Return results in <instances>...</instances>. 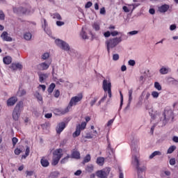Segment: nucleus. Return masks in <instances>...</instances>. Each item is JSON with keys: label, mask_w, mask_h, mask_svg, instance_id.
Segmentation results:
<instances>
[{"label": "nucleus", "mask_w": 178, "mask_h": 178, "mask_svg": "<svg viewBox=\"0 0 178 178\" xmlns=\"http://www.w3.org/2000/svg\"><path fill=\"white\" fill-rule=\"evenodd\" d=\"M92 6V2L88 1L87 3L85 5L86 9H88V8H91Z\"/></svg>", "instance_id": "3c124183"}, {"label": "nucleus", "mask_w": 178, "mask_h": 178, "mask_svg": "<svg viewBox=\"0 0 178 178\" xmlns=\"http://www.w3.org/2000/svg\"><path fill=\"white\" fill-rule=\"evenodd\" d=\"M109 173H111V168H106L103 170H98L96 175L99 178H106L109 176Z\"/></svg>", "instance_id": "6e6552de"}, {"label": "nucleus", "mask_w": 178, "mask_h": 178, "mask_svg": "<svg viewBox=\"0 0 178 178\" xmlns=\"http://www.w3.org/2000/svg\"><path fill=\"white\" fill-rule=\"evenodd\" d=\"M0 20H5V14L2 10H0Z\"/></svg>", "instance_id": "603ef678"}, {"label": "nucleus", "mask_w": 178, "mask_h": 178, "mask_svg": "<svg viewBox=\"0 0 178 178\" xmlns=\"http://www.w3.org/2000/svg\"><path fill=\"white\" fill-rule=\"evenodd\" d=\"M31 37H32L31 33H30L29 32L25 33L24 34V40H26V41H30V40H31Z\"/></svg>", "instance_id": "c85d7f7f"}, {"label": "nucleus", "mask_w": 178, "mask_h": 178, "mask_svg": "<svg viewBox=\"0 0 178 178\" xmlns=\"http://www.w3.org/2000/svg\"><path fill=\"white\" fill-rule=\"evenodd\" d=\"M129 6H132L131 10H134L136 8L140 6V3H134L132 5H129Z\"/></svg>", "instance_id": "13d9d810"}, {"label": "nucleus", "mask_w": 178, "mask_h": 178, "mask_svg": "<svg viewBox=\"0 0 178 178\" xmlns=\"http://www.w3.org/2000/svg\"><path fill=\"white\" fill-rule=\"evenodd\" d=\"M113 122H115V118L110 120L108 122H107V126H112V124H113Z\"/></svg>", "instance_id": "052dcab7"}, {"label": "nucleus", "mask_w": 178, "mask_h": 178, "mask_svg": "<svg viewBox=\"0 0 178 178\" xmlns=\"http://www.w3.org/2000/svg\"><path fill=\"white\" fill-rule=\"evenodd\" d=\"M3 62L5 65H10L12 63V57L7 56L3 58Z\"/></svg>", "instance_id": "aec40b11"}, {"label": "nucleus", "mask_w": 178, "mask_h": 178, "mask_svg": "<svg viewBox=\"0 0 178 178\" xmlns=\"http://www.w3.org/2000/svg\"><path fill=\"white\" fill-rule=\"evenodd\" d=\"M122 9L124 10V12H125V13H129V12H130V10L132 9L131 6H129V7L124 6L122 7Z\"/></svg>", "instance_id": "4c0bfd02"}, {"label": "nucleus", "mask_w": 178, "mask_h": 178, "mask_svg": "<svg viewBox=\"0 0 178 178\" xmlns=\"http://www.w3.org/2000/svg\"><path fill=\"white\" fill-rule=\"evenodd\" d=\"M30 155V147H27L25 151V154L22 156V159H26Z\"/></svg>", "instance_id": "393cba45"}, {"label": "nucleus", "mask_w": 178, "mask_h": 178, "mask_svg": "<svg viewBox=\"0 0 178 178\" xmlns=\"http://www.w3.org/2000/svg\"><path fill=\"white\" fill-rule=\"evenodd\" d=\"M15 155H20V154H22V151L19 148H16L14 151Z\"/></svg>", "instance_id": "6e6d98bb"}, {"label": "nucleus", "mask_w": 178, "mask_h": 178, "mask_svg": "<svg viewBox=\"0 0 178 178\" xmlns=\"http://www.w3.org/2000/svg\"><path fill=\"white\" fill-rule=\"evenodd\" d=\"M106 97H108V95H106V94L104 95V97H102L101 99V100L99 101V102H98L99 105H101V103L104 102V101H105V99H106Z\"/></svg>", "instance_id": "4d7b16f0"}, {"label": "nucleus", "mask_w": 178, "mask_h": 178, "mask_svg": "<svg viewBox=\"0 0 178 178\" xmlns=\"http://www.w3.org/2000/svg\"><path fill=\"white\" fill-rule=\"evenodd\" d=\"M128 95H129V104L133 101V88H131L128 90Z\"/></svg>", "instance_id": "5701e85b"}, {"label": "nucleus", "mask_w": 178, "mask_h": 178, "mask_svg": "<svg viewBox=\"0 0 178 178\" xmlns=\"http://www.w3.org/2000/svg\"><path fill=\"white\" fill-rule=\"evenodd\" d=\"M55 87H56V85H55L54 83H52L49 85L47 89L49 94H52V92H54V90H55Z\"/></svg>", "instance_id": "4be33fe9"}, {"label": "nucleus", "mask_w": 178, "mask_h": 178, "mask_svg": "<svg viewBox=\"0 0 178 178\" xmlns=\"http://www.w3.org/2000/svg\"><path fill=\"white\" fill-rule=\"evenodd\" d=\"M168 10H169V5L168 4H164L159 7V11L160 12V13H165L168 12Z\"/></svg>", "instance_id": "2eb2a0df"}, {"label": "nucleus", "mask_w": 178, "mask_h": 178, "mask_svg": "<svg viewBox=\"0 0 178 178\" xmlns=\"http://www.w3.org/2000/svg\"><path fill=\"white\" fill-rule=\"evenodd\" d=\"M111 32H110L109 31H107L106 32H105L104 33V36L106 38H109V37H111Z\"/></svg>", "instance_id": "de8ad7c7"}, {"label": "nucleus", "mask_w": 178, "mask_h": 178, "mask_svg": "<svg viewBox=\"0 0 178 178\" xmlns=\"http://www.w3.org/2000/svg\"><path fill=\"white\" fill-rule=\"evenodd\" d=\"M86 172H88L89 173H91L94 171V165L92 164H90L88 165L86 168Z\"/></svg>", "instance_id": "c756f323"}, {"label": "nucleus", "mask_w": 178, "mask_h": 178, "mask_svg": "<svg viewBox=\"0 0 178 178\" xmlns=\"http://www.w3.org/2000/svg\"><path fill=\"white\" fill-rule=\"evenodd\" d=\"M72 156L75 159H80V152H79L78 151H74L72 152Z\"/></svg>", "instance_id": "a878e982"}, {"label": "nucleus", "mask_w": 178, "mask_h": 178, "mask_svg": "<svg viewBox=\"0 0 178 178\" xmlns=\"http://www.w3.org/2000/svg\"><path fill=\"white\" fill-rule=\"evenodd\" d=\"M43 25H42V28L44 29V31H45V33H47V34H48V35H51V30L48 29V23H47V19H43Z\"/></svg>", "instance_id": "4468645a"}, {"label": "nucleus", "mask_w": 178, "mask_h": 178, "mask_svg": "<svg viewBox=\"0 0 178 178\" xmlns=\"http://www.w3.org/2000/svg\"><path fill=\"white\" fill-rule=\"evenodd\" d=\"M21 12H22V13H24V15H30V9L25 10L24 8H22V10H21Z\"/></svg>", "instance_id": "49530a36"}, {"label": "nucleus", "mask_w": 178, "mask_h": 178, "mask_svg": "<svg viewBox=\"0 0 178 178\" xmlns=\"http://www.w3.org/2000/svg\"><path fill=\"white\" fill-rule=\"evenodd\" d=\"M96 163H97V165H99V166H104V164L105 163V158L97 157Z\"/></svg>", "instance_id": "6ab92c4d"}, {"label": "nucleus", "mask_w": 178, "mask_h": 178, "mask_svg": "<svg viewBox=\"0 0 178 178\" xmlns=\"http://www.w3.org/2000/svg\"><path fill=\"white\" fill-rule=\"evenodd\" d=\"M152 96L153 97V98H158L159 97V92L156 91H153L152 92Z\"/></svg>", "instance_id": "c03bdc74"}, {"label": "nucleus", "mask_w": 178, "mask_h": 178, "mask_svg": "<svg viewBox=\"0 0 178 178\" xmlns=\"http://www.w3.org/2000/svg\"><path fill=\"white\" fill-rule=\"evenodd\" d=\"M128 64L129 66H134L136 65V61L134 60H129Z\"/></svg>", "instance_id": "5fc2aeb1"}, {"label": "nucleus", "mask_w": 178, "mask_h": 178, "mask_svg": "<svg viewBox=\"0 0 178 178\" xmlns=\"http://www.w3.org/2000/svg\"><path fill=\"white\" fill-rule=\"evenodd\" d=\"M34 97L37 98L38 101H40V102H42V96L40 94V92H35Z\"/></svg>", "instance_id": "2f4dec72"}, {"label": "nucleus", "mask_w": 178, "mask_h": 178, "mask_svg": "<svg viewBox=\"0 0 178 178\" xmlns=\"http://www.w3.org/2000/svg\"><path fill=\"white\" fill-rule=\"evenodd\" d=\"M99 98L98 97H94L93 99H92L90 102V106H94V105H95V102H97V101H98Z\"/></svg>", "instance_id": "ea45409f"}, {"label": "nucleus", "mask_w": 178, "mask_h": 178, "mask_svg": "<svg viewBox=\"0 0 178 178\" xmlns=\"http://www.w3.org/2000/svg\"><path fill=\"white\" fill-rule=\"evenodd\" d=\"M144 95H145V99H148L151 97L149 92L143 91L142 92V97H144Z\"/></svg>", "instance_id": "58836bf2"}, {"label": "nucleus", "mask_w": 178, "mask_h": 178, "mask_svg": "<svg viewBox=\"0 0 178 178\" xmlns=\"http://www.w3.org/2000/svg\"><path fill=\"white\" fill-rule=\"evenodd\" d=\"M22 111H23V102H19L17 104L13 111V119H14V120H19Z\"/></svg>", "instance_id": "20e7f679"}, {"label": "nucleus", "mask_w": 178, "mask_h": 178, "mask_svg": "<svg viewBox=\"0 0 178 178\" xmlns=\"http://www.w3.org/2000/svg\"><path fill=\"white\" fill-rule=\"evenodd\" d=\"M92 29L95 30V31H99L101 27L99 26V24L98 22H95L92 25Z\"/></svg>", "instance_id": "b1692460"}, {"label": "nucleus", "mask_w": 178, "mask_h": 178, "mask_svg": "<svg viewBox=\"0 0 178 178\" xmlns=\"http://www.w3.org/2000/svg\"><path fill=\"white\" fill-rule=\"evenodd\" d=\"M102 87H103V90L105 92H106V91L108 92L109 98H112V91L111 90V88L112 87V83H111V81H108L106 79H104L103 81Z\"/></svg>", "instance_id": "0eeeda50"}, {"label": "nucleus", "mask_w": 178, "mask_h": 178, "mask_svg": "<svg viewBox=\"0 0 178 178\" xmlns=\"http://www.w3.org/2000/svg\"><path fill=\"white\" fill-rule=\"evenodd\" d=\"M50 56V54L48 52H46V53H44L42 55V60H47V59H49Z\"/></svg>", "instance_id": "72a5a7b5"}, {"label": "nucleus", "mask_w": 178, "mask_h": 178, "mask_svg": "<svg viewBox=\"0 0 178 178\" xmlns=\"http://www.w3.org/2000/svg\"><path fill=\"white\" fill-rule=\"evenodd\" d=\"M163 115L164 118L163 120L164 124H166L169 120H173V119H175V116L173 115V111H172V109L170 108H165Z\"/></svg>", "instance_id": "423d86ee"}, {"label": "nucleus", "mask_w": 178, "mask_h": 178, "mask_svg": "<svg viewBox=\"0 0 178 178\" xmlns=\"http://www.w3.org/2000/svg\"><path fill=\"white\" fill-rule=\"evenodd\" d=\"M170 165H171L172 166L176 165V159H170Z\"/></svg>", "instance_id": "864d4df0"}, {"label": "nucleus", "mask_w": 178, "mask_h": 178, "mask_svg": "<svg viewBox=\"0 0 178 178\" xmlns=\"http://www.w3.org/2000/svg\"><path fill=\"white\" fill-rule=\"evenodd\" d=\"M112 37H116V35H119V33L118 31H114L111 32Z\"/></svg>", "instance_id": "680f3d73"}, {"label": "nucleus", "mask_w": 178, "mask_h": 178, "mask_svg": "<svg viewBox=\"0 0 178 178\" xmlns=\"http://www.w3.org/2000/svg\"><path fill=\"white\" fill-rule=\"evenodd\" d=\"M69 158H70V156H67L66 157L63 158L61 159L60 161V163H66V162H67V161H69Z\"/></svg>", "instance_id": "37998d69"}, {"label": "nucleus", "mask_w": 178, "mask_h": 178, "mask_svg": "<svg viewBox=\"0 0 178 178\" xmlns=\"http://www.w3.org/2000/svg\"><path fill=\"white\" fill-rule=\"evenodd\" d=\"M55 43L56 44V45H58V47H60V48L64 49V51H69L70 49L69 44L63 40L56 39L55 40Z\"/></svg>", "instance_id": "1a4fd4ad"}, {"label": "nucleus", "mask_w": 178, "mask_h": 178, "mask_svg": "<svg viewBox=\"0 0 178 178\" xmlns=\"http://www.w3.org/2000/svg\"><path fill=\"white\" fill-rule=\"evenodd\" d=\"M81 133V130L80 129V127H76V131L72 134V136L74 138H76V137H79L80 136V134Z\"/></svg>", "instance_id": "412c9836"}, {"label": "nucleus", "mask_w": 178, "mask_h": 178, "mask_svg": "<svg viewBox=\"0 0 178 178\" xmlns=\"http://www.w3.org/2000/svg\"><path fill=\"white\" fill-rule=\"evenodd\" d=\"M18 141H19V139H17V138H16V137H14L12 138V143H13V147H15V145H16V144H17Z\"/></svg>", "instance_id": "a18cd8bd"}, {"label": "nucleus", "mask_w": 178, "mask_h": 178, "mask_svg": "<svg viewBox=\"0 0 178 178\" xmlns=\"http://www.w3.org/2000/svg\"><path fill=\"white\" fill-rule=\"evenodd\" d=\"M106 13V11L105 10V8H102L100 9V15H105Z\"/></svg>", "instance_id": "338daca9"}, {"label": "nucleus", "mask_w": 178, "mask_h": 178, "mask_svg": "<svg viewBox=\"0 0 178 178\" xmlns=\"http://www.w3.org/2000/svg\"><path fill=\"white\" fill-rule=\"evenodd\" d=\"M120 56L118 54H115L113 55V60H119Z\"/></svg>", "instance_id": "09e8293b"}, {"label": "nucleus", "mask_w": 178, "mask_h": 178, "mask_svg": "<svg viewBox=\"0 0 178 178\" xmlns=\"http://www.w3.org/2000/svg\"><path fill=\"white\" fill-rule=\"evenodd\" d=\"M40 163L43 168H48L49 166V161L44 157L41 159Z\"/></svg>", "instance_id": "a211bd4d"}, {"label": "nucleus", "mask_w": 178, "mask_h": 178, "mask_svg": "<svg viewBox=\"0 0 178 178\" xmlns=\"http://www.w3.org/2000/svg\"><path fill=\"white\" fill-rule=\"evenodd\" d=\"M15 66L17 67V70L19 69V70H22L23 67V65H22V64L20 63H15Z\"/></svg>", "instance_id": "e2e57ef3"}, {"label": "nucleus", "mask_w": 178, "mask_h": 178, "mask_svg": "<svg viewBox=\"0 0 178 178\" xmlns=\"http://www.w3.org/2000/svg\"><path fill=\"white\" fill-rule=\"evenodd\" d=\"M80 175H81V170H78L74 172V175L75 176H80Z\"/></svg>", "instance_id": "69168bd1"}, {"label": "nucleus", "mask_w": 178, "mask_h": 178, "mask_svg": "<svg viewBox=\"0 0 178 178\" xmlns=\"http://www.w3.org/2000/svg\"><path fill=\"white\" fill-rule=\"evenodd\" d=\"M157 155L161 156L162 153L159 151H155L149 156V159H152L154 157L156 156Z\"/></svg>", "instance_id": "bb28decb"}, {"label": "nucleus", "mask_w": 178, "mask_h": 178, "mask_svg": "<svg viewBox=\"0 0 178 178\" xmlns=\"http://www.w3.org/2000/svg\"><path fill=\"white\" fill-rule=\"evenodd\" d=\"M16 102H17V97H12L7 100V105L8 106H13Z\"/></svg>", "instance_id": "ddd939ff"}, {"label": "nucleus", "mask_w": 178, "mask_h": 178, "mask_svg": "<svg viewBox=\"0 0 178 178\" xmlns=\"http://www.w3.org/2000/svg\"><path fill=\"white\" fill-rule=\"evenodd\" d=\"M76 127H79L80 130H84L87 127V122H83L81 124H78Z\"/></svg>", "instance_id": "cd10ccee"}, {"label": "nucleus", "mask_w": 178, "mask_h": 178, "mask_svg": "<svg viewBox=\"0 0 178 178\" xmlns=\"http://www.w3.org/2000/svg\"><path fill=\"white\" fill-rule=\"evenodd\" d=\"M62 152H63L62 149H57L53 152V161L51 163L53 166H56V164L59 163L60 158L63 156V154Z\"/></svg>", "instance_id": "39448f33"}, {"label": "nucleus", "mask_w": 178, "mask_h": 178, "mask_svg": "<svg viewBox=\"0 0 178 178\" xmlns=\"http://www.w3.org/2000/svg\"><path fill=\"white\" fill-rule=\"evenodd\" d=\"M122 41V37H115L106 41L108 53L111 54V49H113V48L118 47V45H119Z\"/></svg>", "instance_id": "7ed1b4c3"}, {"label": "nucleus", "mask_w": 178, "mask_h": 178, "mask_svg": "<svg viewBox=\"0 0 178 178\" xmlns=\"http://www.w3.org/2000/svg\"><path fill=\"white\" fill-rule=\"evenodd\" d=\"M38 76L40 83H44V80H47V79H48L47 74L39 73Z\"/></svg>", "instance_id": "dca6fc26"}, {"label": "nucleus", "mask_w": 178, "mask_h": 178, "mask_svg": "<svg viewBox=\"0 0 178 178\" xmlns=\"http://www.w3.org/2000/svg\"><path fill=\"white\" fill-rule=\"evenodd\" d=\"M54 81H55L57 84H60V83H65V80L62 79H58L56 78H54Z\"/></svg>", "instance_id": "79ce46f5"}, {"label": "nucleus", "mask_w": 178, "mask_h": 178, "mask_svg": "<svg viewBox=\"0 0 178 178\" xmlns=\"http://www.w3.org/2000/svg\"><path fill=\"white\" fill-rule=\"evenodd\" d=\"M127 34L129 35H136L138 34V31H132L128 32Z\"/></svg>", "instance_id": "8fccbe9b"}, {"label": "nucleus", "mask_w": 178, "mask_h": 178, "mask_svg": "<svg viewBox=\"0 0 178 178\" xmlns=\"http://www.w3.org/2000/svg\"><path fill=\"white\" fill-rule=\"evenodd\" d=\"M154 88H156V90H157L158 91L162 90V86H161V83H159V82L154 83Z\"/></svg>", "instance_id": "473e14b6"}, {"label": "nucleus", "mask_w": 178, "mask_h": 178, "mask_svg": "<svg viewBox=\"0 0 178 178\" xmlns=\"http://www.w3.org/2000/svg\"><path fill=\"white\" fill-rule=\"evenodd\" d=\"M80 35L83 40H87L88 38V36H87V33H86V31H84V28H82Z\"/></svg>", "instance_id": "7c9ffc66"}, {"label": "nucleus", "mask_w": 178, "mask_h": 178, "mask_svg": "<svg viewBox=\"0 0 178 178\" xmlns=\"http://www.w3.org/2000/svg\"><path fill=\"white\" fill-rule=\"evenodd\" d=\"M51 63H52V60L41 63L38 65L37 67L39 70H48V69H49V67L51 66Z\"/></svg>", "instance_id": "9d476101"}, {"label": "nucleus", "mask_w": 178, "mask_h": 178, "mask_svg": "<svg viewBox=\"0 0 178 178\" xmlns=\"http://www.w3.org/2000/svg\"><path fill=\"white\" fill-rule=\"evenodd\" d=\"M56 24H57V26H60L65 25V22H63L62 21H57Z\"/></svg>", "instance_id": "0e129e2a"}, {"label": "nucleus", "mask_w": 178, "mask_h": 178, "mask_svg": "<svg viewBox=\"0 0 178 178\" xmlns=\"http://www.w3.org/2000/svg\"><path fill=\"white\" fill-rule=\"evenodd\" d=\"M51 17L54 19H57V20H62V17L58 13H54L53 15H51Z\"/></svg>", "instance_id": "e433bc0d"}, {"label": "nucleus", "mask_w": 178, "mask_h": 178, "mask_svg": "<svg viewBox=\"0 0 178 178\" xmlns=\"http://www.w3.org/2000/svg\"><path fill=\"white\" fill-rule=\"evenodd\" d=\"M60 95V92L59 91V90H56L54 94L55 98H58Z\"/></svg>", "instance_id": "bf43d9fd"}, {"label": "nucleus", "mask_w": 178, "mask_h": 178, "mask_svg": "<svg viewBox=\"0 0 178 178\" xmlns=\"http://www.w3.org/2000/svg\"><path fill=\"white\" fill-rule=\"evenodd\" d=\"M132 161L131 163L133 166H135L138 170V175L140 173H143V172H145L147 170V168L145 166L140 167V155L138 154V149H132Z\"/></svg>", "instance_id": "f03ea898"}, {"label": "nucleus", "mask_w": 178, "mask_h": 178, "mask_svg": "<svg viewBox=\"0 0 178 178\" xmlns=\"http://www.w3.org/2000/svg\"><path fill=\"white\" fill-rule=\"evenodd\" d=\"M1 38L3 41H6L7 42H12L13 41V39L12 37L9 35V33L6 31H3L1 35Z\"/></svg>", "instance_id": "9b49d317"}, {"label": "nucleus", "mask_w": 178, "mask_h": 178, "mask_svg": "<svg viewBox=\"0 0 178 178\" xmlns=\"http://www.w3.org/2000/svg\"><path fill=\"white\" fill-rule=\"evenodd\" d=\"M175 149H176V146H175V145L170 146L168 148V151H167V154H172V153H173Z\"/></svg>", "instance_id": "c9c22d12"}, {"label": "nucleus", "mask_w": 178, "mask_h": 178, "mask_svg": "<svg viewBox=\"0 0 178 178\" xmlns=\"http://www.w3.org/2000/svg\"><path fill=\"white\" fill-rule=\"evenodd\" d=\"M17 94L19 97H23V95H26V90L24 89L19 90Z\"/></svg>", "instance_id": "a19ab883"}, {"label": "nucleus", "mask_w": 178, "mask_h": 178, "mask_svg": "<svg viewBox=\"0 0 178 178\" xmlns=\"http://www.w3.org/2000/svg\"><path fill=\"white\" fill-rule=\"evenodd\" d=\"M90 161H91V156L90 154H87L83 159V162L84 163H88Z\"/></svg>", "instance_id": "f704fd0d"}, {"label": "nucleus", "mask_w": 178, "mask_h": 178, "mask_svg": "<svg viewBox=\"0 0 178 178\" xmlns=\"http://www.w3.org/2000/svg\"><path fill=\"white\" fill-rule=\"evenodd\" d=\"M92 137H94V136L92 135H91V134L88 133V134H86L85 138H92Z\"/></svg>", "instance_id": "774afa93"}, {"label": "nucleus", "mask_w": 178, "mask_h": 178, "mask_svg": "<svg viewBox=\"0 0 178 178\" xmlns=\"http://www.w3.org/2000/svg\"><path fill=\"white\" fill-rule=\"evenodd\" d=\"M66 127V124L65 122H60L58 124L56 130L57 134H60L63 130H65V128Z\"/></svg>", "instance_id": "f8f14e48"}, {"label": "nucleus", "mask_w": 178, "mask_h": 178, "mask_svg": "<svg viewBox=\"0 0 178 178\" xmlns=\"http://www.w3.org/2000/svg\"><path fill=\"white\" fill-rule=\"evenodd\" d=\"M83 99V95L79 94L76 96H74L71 98L70 103L67 108L64 109H58L57 112H58V115H65V113H67L70 109H72V106H75V105H77L80 101Z\"/></svg>", "instance_id": "f257e3e1"}, {"label": "nucleus", "mask_w": 178, "mask_h": 178, "mask_svg": "<svg viewBox=\"0 0 178 178\" xmlns=\"http://www.w3.org/2000/svg\"><path fill=\"white\" fill-rule=\"evenodd\" d=\"M170 72V68L169 67H162L159 70V72L161 74H168V73Z\"/></svg>", "instance_id": "f3484780"}]
</instances>
